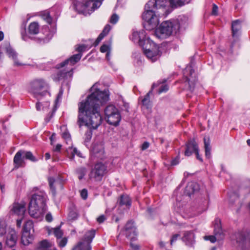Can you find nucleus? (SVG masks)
Instances as JSON below:
<instances>
[{"label":"nucleus","mask_w":250,"mask_h":250,"mask_svg":"<svg viewBox=\"0 0 250 250\" xmlns=\"http://www.w3.org/2000/svg\"><path fill=\"white\" fill-rule=\"evenodd\" d=\"M91 91L86 99L78 104V124L80 127L84 125L95 129L102 123L100 107L109 101V92L108 90L100 91L97 83L92 86Z\"/></svg>","instance_id":"obj_1"},{"label":"nucleus","mask_w":250,"mask_h":250,"mask_svg":"<svg viewBox=\"0 0 250 250\" xmlns=\"http://www.w3.org/2000/svg\"><path fill=\"white\" fill-rule=\"evenodd\" d=\"M190 0H149L145 6L142 19L146 24V29L155 28L159 23V18L167 16L171 7L182 6Z\"/></svg>","instance_id":"obj_2"},{"label":"nucleus","mask_w":250,"mask_h":250,"mask_svg":"<svg viewBox=\"0 0 250 250\" xmlns=\"http://www.w3.org/2000/svg\"><path fill=\"white\" fill-rule=\"evenodd\" d=\"M47 196L43 191H39L32 196L28 206L30 215L39 221L42 220L47 210L46 202Z\"/></svg>","instance_id":"obj_3"},{"label":"nucleus","mask_w":250,"mask_h":250,"mask_svg":"<svg viewBox=\"0 0 250 250\" xmlns=\"http://www.w3.org/2000/svg\"><path fill=\"white\" fill-rule=\"evenodd\" d=\"M180 31V25L178 21H167L163 22L155 31V35L158 39H165L172 34Z\"/></svg>","instance_id":"obj_4"},{"label":"nucleus","mask_w":250,"mask_h":250,"mask_svg":"<svg viewBox=\"0 0 250 250\" xmlns=\"http://www.w3.org/2000/svg\"><path fill=\"white\" fill-rule=\"evenodd\" d=\"M48 84L42 79H37L31 81L29 84L28 91L38 100L49 94Z\"/></svg>","instance_id":"obj_5"},{"label":"nucleus","mask_w":250,"mask_h":250,"mask_svg":"<svg viewBox=\"0 0 250 250\" xmlns=\"http://www.w3.org/2000/svg\"><path fill=\"white\" fill-rule=\"evenodd\" d=\"M103 0H75L74 7L76 11L83 14H90L98 9Z\"/></svg>","instance_id":"obj_6"},{"label":"nucleus","mask_w":250,"mask_h":250,"mask_svg":"<svg viewBox=\"0 0 250 250\" xmlns=\"http://www.w3.org/2000/svg\"><path fill=\"white\" fill-rule=\"evenodd\" d=\"M144 53L146 57L152 62L157 60L161 55L159 47L150 38L145 40L143 45Z\"/></svg>","instance_id":"obj_7"},{"label":"nucleus","mask_w":250,"mask_h":250,"mask_svg":"<svg viewBox=\"0 0 250 250\" xmlns=\"http://www.w3.org/2000/svg\"><path fill=\"white\" fill-rule=\"evenodd\" d=\"M107 122L112 125L117 126L121 120L119 110L113 104L107 105L104 109Z\"/></svg>","instance_id":"obj_8"},{"label":"nucleus","mask_w":250,"mask_h":250,"mask_svg":"<svg viewBox=\"0 0 250 250\" xmlns=\"http://www.w3.org/2000/svg\"><path fill=\"white\" fill-rule=\"evenodd\" d=\"M95 235V231L94 229L87 231L84 234L83 239L72 250H91L90 244Z\"/></svg>","instance_id":"obj_9"},{"label":"nucleus","mask_w":250,"mask_h":250,"mask_svg":"<svg viewBox=\"0 0 250 250\" xmlns=\"http://www.w3.org/2000/svg\"><path fill=\"white\" fill-rule=\"evenodd\" d=\"M106 167L102 163H98L94 166L89 174V179L94 181H101L106 173Z\"/></svg>","instance_id":"obj_10"},{"label":"nucleus","mask_w":250,"mask_h":250,"mask_svg":"<svg viewBox=\"0 0 250 250\" xmlns=\"http://www.w3.org/2000/svg\"><path fill=\"white\" fill-rule=\"evenodd\" d=\"M214 227V235L205 236L204 237V239L206 240H209L211 243H214L217 240H222L224 237L219 219H216L215 220Z\"/></svg>","instance_id":"obj_11"},{"label":"nucleus","mask_w":250,"mask_h":250,"mask_svg":"<svg viewBox=\"0 0 250 250\" xmlns=\"http://www.w3.org/2000/svg\"><path fill=\"white\" fill-rule=\"evenodd\" d=\"M184 75L185 77V82L188 84L189 90L192 91L194 88L196 78L194 71L191 66H187L184 71Z\"/></svg>","instance_id":"obj_12"},{"label":"nucleus","mask_w":250,"mask_h":250,"mask_svg":"<svg viewBox=\"0 0 250 250\" xmlns=\"http://www.w3.org/2000/svg\"><path fill=\"white\" fill-rule=\"evenodd\" d=\"M125 235L130 241L137 239L138 232L134 222L131 220L128 221L124 228Z\"/></svg>","instance_id":"obj_13"},{"label":"nucleus","mask_w":250,"mask_h":250,"mask_svg":"<svg viewBox=\"0 0 250 250\" xmlns=\"http://www.w3.org/2000/svg\"><path fill=\"white\" fill-rule=\"evenodd\" d=\"M148 37H146L145 31L142 30L139 32H133L131 39L134 42L139 43L140 45L145 43V40H146Z\"/></svg>","instance_id":"obj_14"},{"label":"nucleus","mask_w":250,"mask_h":250,"mask_svg":"<svg viewBox=\"0 0 250 250\" xmlns=\"http://www.w3.org/2000/svg\"><path fill=\"white\" fill-rule=\"evenodd\" d=\"M236 243L238 247L242 249H244L247 246H249L250 240L246 237L242 232H238L235 234Z\"/></svg>","instance_id":"obj_15"},{"label":"nucleus","mask_w":250,"mask_h":250,"mask_svg":"<svg viewBox=\"0 0 250 250\" xmlns=\"http://www.w3.org/2000/svg\"><path fill=\"white\" fill-rule=\"evenodd\" d=\"M17 240V235L15 230L12 229H9L6 236V245L12 248L15 245Z\"/></svg>","instance_id":"obj_16"},{"label":"nucleus","mask_w":250,"mask_h":250,"mask_svg":"<svg viewBox=\"0 0 250 250\" xmlns=\"http://www.w3.org/2000/svg\"><path fill=\"white\" fill-rule=\"evenodd\" d=\"M5 50L8 57L13 60L15 66H19L24 65L18 59V53L9 45L5 47Z\"/></svg>","instance_id":"obj_17"},{"label":"nucleus","mask_w":250,"mask_h":250,"mask_svg":"<svg viewBox=\"0 0 250 250\" xmlns=\"http://www.w3.org/2000/svg\"><path fill=\"white\" fill-rule=\"evenodd\" d=\"M11 211L13 214L18 216H23L25 211V204L23 202L21 203H14Z\"/></svg>","instance_id":"obj_18"},{"label":"nucleus","mask_w":250,"mask_h":250,"mask_svg":"<svg viewBox=\"0 0 250 250\" xmlns=\"http://www.w3.org/2000/svg\"><path fill=\"white\" fill-rule=\"evenodd\" d=\"M198 146L194 140L189 141L186 145L185 155L186 156H190L193 153H195L198 150Z\"/></svg>","instance_id":"obj_19"},{"label":"nucleus","mask_w":250,"mask_h":250,"mask_svg":"<svg viewBox=\"0 0 250 250\" xmlns=\"http://www.w3.org/2000/svg\"><path fill=\"white\" fill-rule=\"evenodd\" d=\"M182 240L188 246H192L195 243V234L192 231H187L184 232Z\"/></svg>","instance_id":"obj_20"},{"label":"nucleus","mask_w":250,"mask_h":250,"mask_svg":"<svg viewBox=\"0 0 250 250\" xmlns=\"http://www.w3.org/2000/svg\"><path fill=\"white\" fill-rule=\"evenodd\" d=\"M82 56V53H78L75 55H73L69 59L66 60L64 62L61 63L60 64L59 67H63L66 64H68L69 63L71 65H73L77 62L81 58Z\"/></svg>","instance_id":"obj_21"},{"label":"nucleus","mask_w":250,"mask_h":250,"mask_svg":"<svg viewBox=\"0 0 250 250\" xmlns=\"http://www.w3.org/2000/svg\"><path fill=\"white\" fill-rule=\"evenodd\" d=\"M24 159L23 150H20L16 153L14 158V162L17 168L23 166Z\"/></svg>","instance_id":"obj_22"},{"label":"nucleus","mask_w":250,"mask_h":250,"mask_svg":"<svg viewBox=\"0 0 250 250\" xmlns=\"http://www.w3.org/2000/svg\"><path fill=\"white\" fill-rule=\"evenodd\" d=\"M33 239L34 235L31 232L23 231L21 236V242L24 245H28L32 242Z\"/></svg>","instance_id":"obj_23"},{"label":"nucleus","mask_w":250,"mask_h":250,"mask_svg":"<svg viewBox=\"0 0 250 250\" xmlns=\"http://www.w3.org/2000/svg\"><path fill=\"white\" fill-rule=\"evenodd\" d=\"M48 182L52 194L54 196H55L56 193V189L57 186H59L61 188H62V185L60 181L55 180L52 177L48 178Z\"/></svg>","instance_id":"obj_24"},{"label":"nucleus","mask_w":250,"mask_h":250,"mask_svg":"<svg viewBox=\"0 0 250 250\" xmlns=\"http://www.w3.org/2000/svg\"><path fill=\"white\" fill-rule=\"evenodd\" d=\"M231 29L233 37H238L240 34V31L241 29V21L236 20L233 21L231 24Z\"/></svg>","instance_id":"obj_25"},{"label":"nucleus","mask_w":250,"mask_h":250,"mask_svg":"<svg viewBox=\"0 0 250 250\" xmlns=\"http://www.w3.org/2000/svg\"><path fill=\"white\" fill-rule=\"evenodd\" d=\"M152 93V90L149 91L144 98L140 97L141 102L144 108L149 109L152 106V103L150 100V94Z\"/></svg>","instance_id":"obj_26"},{"label":"nucleus","mask_w":250,"mask_h":250,"mask_svg":"<svg viewBox=\"0 0 250 250\" xmlns=\"http://www.w3.org/2000/svg\"><path fill=\"white\" fill-rule=\"evenodd\" d=\"M66 151L68 157L71 160H74L75 155L80 157H82L81 153L78 151L76 147H74L72 146H69L67 149Z\"/></svg>","instance_id":"obj_27"},{"label":"nucleus","mask_w":250,"mask_h":250,"mask_svg":"<svg viewBox=\"0 0 250 250\" xmlns=\"http://www.w3.org/2000/svg\"><path fill=\"white\" fill-rule=\"evenodd\" d=\"M92 153L95 157L102 158L104 154V148L101 145H95L92 147Z\"/></svg>","instance_id":"obj_28"},{"label":"nucleus","mask_w":250,"mask_h":250,"mask_svg":"<svg viewBox=\"0 0 250 250\" xmlns=\"http://www.w3.org/2000/svg\"><path fill=\"white\" fill-rule=\"evenodd\" d=\"M47 30L48 33H46L44 37L38 38L36 39V41L39 43H44L48 42L50 39L52 38L54 32L48 31V28H45Z\"/></svg>","instance_id":"obj_29"},{"label":"nucleus","mask_w":250,"mask_h":250,"mask_svg":"<svg viewBox=\"0 0 250 250\" xmlns=\"http://www.w3.org/2000/svg\"><path fill=\"white\" fill-rule=\"evenodd\" d=\"M39 32V25L38 22H31L28 26V33L30 35H36Z\"/></svg>","instance_id":"obj_30"},{"label":"nucleus","mask_w":250,"mask_h":250,"mask_svg":"<svg viewBox=\"0 0 250 250\" xmlns=\"http://www.w3.org/2000/svg\"><path fill=\"white\" fill-rule=\"evenodd\" d=\"M72 74V68H71L69 71H66L64 69L62 71H60L58 73V77L59 80L67 79L68 77H71Z\"/></svg>","instance_id":"obj_31"},{"label":"nucleus","mask_w":250,"mask_h":250,"mask_svg":"<svg viewBox=\"0 0 250 250\" xmlns=\"http://www.w3.org/2000/svg\"><path fill=\"white\" fill-rule=\"evenodd\" d=\"M110 26L109 25H106L102 32L99 35L96 41V45H97L103 39L108 33L110 30Z\"/></svg>","instance_id":"obj_32"},{"label":"nucleus","mask_w":250,"mask_h":250,"mask_svg":"<svg viewBox=\"0 0 250 250\" xmlns=\"http://www.w3.org/2000/svg\"><path fill=\"white\" fill-rule=\"evenodd\" d=\"M205 155L208 158H209L211 156V146L210 142L208 139H207L206 138L204 139Z\"/></svg>","instance_id":"obj_33"},{"label":"nucleus","mask_w":250,"mask_h":250,"mask_svg":"<svg viewBox=\"0 0 250 250\" xmlns=\"http://www.w3.org/2000/svg\"><path fill=\"white\" fill-rule=\"evenodd\" d=\"M176 21H178L179 23L180 30L181 29H185L188 24V18L185 16L181 17Z\"/></svg>","instance_id":"obj_34"},{"label":"nucleus","mask_w":250,"mask_h":250,"mask_svg":"<svg viewBox=\"0 0 250 250\" xmlns=\"http://www.w3.org/2000/svg\"><path fill=\"white\" fill-rule=\"evenodd\" d=\"M120 204L121 205H126L129 207L131 205V201L129 196L126 195L121 196Z\"/></svg>","instance_id":"obj_35"},{"label":"nucleus","mask_w":250,"mask_h":250,"mask_svg":"<svg viewBox=\"0 0 250 250\" xmlns=\"http://www.w3.org/2000/svg\"><path fill=\"white\" fill-rule=\"evenodd\" d=\"M23 231L31 232L33 233L34 232L33 223L32 221H26L24 225Z\"/></svg>","instance_id":"obj_36"},{"label":"nucleus","mask_w":250,"mask_h":250,"mask_svg":"<svg viewBox=\"0 0 250 250\" xmlns=\"http://www.w3.org/2000/svg\"><path fill=\"white\" fill-rule=\"evenodd\" d=\"M76 173L79 180H82L86 173V169L84 167H80L76 169Z\"/></svg>","instance_id":"obj_37"},{"label":"nucleus","mask_w":250,"mask_h":250,"mask_svg":"<svg viewBox=\"0 0 250 250\" xmlns=\"http://www.w3.org/2000/svg\"><path fill=\"white\" fill-rule=\"evenodd\" d=\"M41 17L43 20L45 21L46 22L49 24H51L52 22V18L50 15V13L48 11H45L42 13Z\"/></svg>","instance_id":"obj_38"},{"label":"nucleus","mask_w":250,"mask_h":250,"mask_svg":"<svg viewBox=\"0 0 250 250\" xmlns=\"http://www.w3.org/2000/svg\"><path fill=\"white\" fill-rule=\"evenodd\" d=\"M23 153L24 158L28 159L32 162H35L37 161V159L31 152L23 151Z\"/></svg>","instance_id":"obj_39"},{"label":"nucleus","mask_w":250,"mask_h":250,"mask_svg":"<svg viewBox=\"0 0 250 250\" xmlns=\"http://www.w3.org/2000/svg\"><path fill=\"white\" fill-rule=\"evenodd\" d=\"M53 232L55 236L57 237V239L61 238L63 235V232L60 227L53 229Z\"/></svg>","instance_id":"obj_40"},{"label":"nucleus","mask_w":250,"mask_h":250,"mask_svg":"<svg viewBox=\"0 0 250 250\" xmlns=\"http://www.w3.org/2000/svg\"><path fill=\"white\" fill-rule=\"evenodd\" d=\"M190 188L192 189V192H194L198 190V185L195 183H190L187 186V190H189Z\"/></svg>","instance_id":"obj_41"},{"label":"nucleus","mask_w":250,"mask_h":250,"mask_svg":"<svg viewBox=\"0 0 250 250\" xmlns=\"http://www.w3.org/2000/svg\"><path fill=\"white\" fill-rule=\"evenodd\" d=\"M67 242V239L65 237L57 239V243L59 247L61 248L64 247L66 245Z\"/></svg>","instance_id":"obj_42"},{"label":"nucleus","mask_w":250,"mask_h":250,"mask_svg":"<svg viewBox=\"0 0 250 250\" xmlns=\"http://www.w3.org/2000/svg\"><path fill=\"white\" fill-rule=\"evenodd\" d=\"M6 233L5 224L4 222L0 221V236Z\"/></svg>","instance_id":"obj_43"},{"label":"nucleus","mask_w":250,"mask_h":250,"mask_svg":"<svg viewBox=\"0 0 250 250\" xmlns=\"http://www.w3.org/2000/svg\"><path fill=\"white\" fill-rule=\"evenodd\" d=\"M85 141L86 142H88L90 141V140L91 139V137H92V131L91 130V129H90L89 130H87L85 133Z\"/></svg>","instance_id":"obj_44"},{"label":"nucleus","mask_w":250,"mask_h":250,"mask_svg":"<svg viewBox=\"0 0 250 250\" xmlns=\"http://www.w3.org/2000/svg\"><path fill=\"white\" fill-rule=\"evenodd\" d=\"M168 86L166 84H163L160 87L159 91H158V93L159 94H160L163 92H166L168 90Z\"/></svg>","instance_id":"obj_45"},{"label":"nucleus","mask_w":250,"mask_h":250,"mask_svg":"<svg viewBox=\"0 0 250 250\" xmlns=\"http://www.w3.org/2000/svg\"><path fill=\"white\" fill-rule=\"evenodd\" d=\"M118 20H119L118 16L116 14H114L111 17L110 21L111 23L115 24L117 22V21H118Z\"/></svg>","instance_id":"obj_46"},{"label":"nucleus","mask_w":250,"mask_h":250,"mask_svg":"<svg viewBox=\"0 0 250 250\" xmlns=\"http://www.w3.org/2000/svg\"><path fill=\"white\" fill-rule=\"evenodd\" d=\"M109 49V46L106 44H103L100 48V51L103 53L110 52Z\"/></svg>","instance_id":"obj_47"},{"label":"nucleus","mask_w":250,"mask_h":250,"mask_svg":"<svg viewBox=\"0 0 250 250\" xmlns=\"http://www.w3.org/2000/svg\"><path fill=\"white\" fill-rule=\"evenodd\" d=\"M133 241H130V247L134 250H139L140 247L139 245L133 243Z\"/></svg>","instance_id":"obj_48"},{"label":"nucleus","mask_w":250,"mask_h":250,"mask_svg":"<svg viewBox=\"0 0 250 250\" xmlns=\"http://www.w3.org/2000/svg\"><path fill=\"white\" fill-rule=\"evenodd\" d=\"M81 197L85 200L87 198V190L86 189H83L81 191Z\"/></svg>","instance_id":"obj_49"},{"label":"nucleus","mask_w":250,"mask_h":250,"mask_svg":"<svg viewBox=\"0 0 250 250\" xmlns=\"http://www.w3.org/2000/svg\"><path fill=\"white\" fill-rule=\"evenodd\" d=\"M180 237V234H176L173 235H172L171 240H170V245H172L173 243L176 242L178 238Z\"/></svg>","instance_id":"obj_50"},{"label":"nucleus","mask_w":250,"mask_h":250,"mask_svg":"<svg viewBox=\"0 0 250 250\" xmlns=\"http://www.w3.org/2000/svg\"><path fill=\"white\" fill-rule=\"evenodd\" d=\"M78 217L77 214L74 211H71L69 214V217L71 219H76Z\"/></svg>","instance_id":"obj_51"},{"label":"nucleus","mask_w":250,"mask_h":250,"mask_svg":"<svg viewBox=\"0 0 250 250\" xmlns=\"http://www.w3.org/2000/svg\"><path fill=\"white\" fill-rule=\"evenodd\" d=\"M106 218L104 215H101L97 218V221L99 223H102L104 221Z\"/></svg>","instance_id":"obj_52"},{"label":"nucleus","mask_w":250,"mask_h":250,"mask_svg":"<svg viewBox=\"0 0 250 250\" xmlns=\"http://www.w3.org/2000/svg\"><path fill=\"white\" fill-rule=\"evenodd\" d=\"M62 137L65 139H66V140H70V134L67 132V131H65L64 132L62 133Z\"/></svg>","instance_id":"obj_53"},{"label":"nucleus","mask_w":250,"mask_h":250,"mask_svg":"<svg viewBox=\"0 0 250 250\" xmlns=\"http://www.w3.org/2000/svg\"><path fill=\"white\" fill-rule=\"evenodd\" d=\"M56 111V109L54 108L51 110V113L49 112L47 118L46 120H47V122H49L50 119L53 117L55 112Z\"/></svg>","instance_id":"obj_54"},{"label":"nucleus","mask_w":250,"mask_h":250,"mask_svg":"<svg viewBox=\"0 0 250 250\" xmlns=\"http://www.w3.org/2000/svg\"><path fill=\"white\" fill-rule=\"evenodd\" d=\"M149 146V143L147 142H145L142 145L141 149L142 150H145L148 148Z\"/></svg>","instance_id":"obj_55"},{"label":"nucleus","mask_w":250,"mask_h":250,"mask_svg":"<svg viewBox=\"0 0 250 250\" xmlns=\"http://www.w3.org/2000/svg\"><path fill=\"white\" fill-rule=\"evenodd\" d=\"M45 220L48 222H50L52 221L53 218L51 213H48L46 214L45 216Z\"/></svg>","instance_id":"obj_56"},{"label":"nucleus","mask_w":250,"mask_h":250,"mask_svg":"<svg viewBox=\"0 0 250 250\" xmlns=\"http://www.w3.org/2000/svg\"><path fill=\"white\" fill-rule=\"evenodd\" d=\"M218 7L215 4L213 5L212 14L213 15H216L217 14Z\"/></svg>","instance_id":"obj_57"},{"label":"nucleus","mask_w":250,"mask_h":250,"mask_svg":"<svg viewBox=\"0 0 250 250\" xmlns=\"http://www.w3.org/2000/svg\"><path fill=\"white\" fill-rule=\"evenodd\" d=\"M85 49V46L84 45H79L77 48L76 50L79 52V53H81L84 49Z\"/></svg>","instance_id":"obj_58"},{"label":"nucleus","mask_w":250,"mask_h":250,"mask_svg":"<svg viewBox=\"0 0 250 250\" xmlns=\"http://www.w3.org/2000/svg\"><path fill=\"white\" fill-rule=\"evenodd\" d=\"M179 163V158L178 157L175 158L174 159L172 160L171 162V164L172 166H175L177 165Z\"/></svg>","instance_id":"obj_59"},{"label":"nucleus","mask_w":250,"mask_h":250,"mask_svg":"<svg viewBox=\"0 0 250 250\" xmlns=\"http://www.w3.org/2000/svg\"><path fill=\"white\" fill-rule=\"evenodd\" d=\"M21 37L23 40L25 41H27L28 37L25 34V31L24 30V33H21Z\"/></svg>","instance_id":"obj_60"},{"label":"nucleus","mask_w":250,"mask_h":250,"mask_svg":"<svg viewBox=\"0 0 250 250\" xmlns=\"http://www.w3.org/2000/svg\"><path fill=\"white\" fill-rule=\"evenodd\" d=\"M196 155V158L201 162H203V159L199 153V149L195 153Z\"/></svg>","instance_id":"obj_61"},{"label":"nucleus","mask_w":250,"mask_h":250,"mask_svg":"<svg viewBox=\"0 0 250 250\" xmlns=\"http://www.w3.org/2000/svg\"><path fill=\"white\" fill-rule=\"evenodd\" d=\"M61 147H62V145L60 144H58L55 146L54 150L55 151H59L61 150Z\"/></svg>","instance_id":"obj_62"},{"label":"nucleus","mask_w":250,"mask_h":250,"mask_svg":"<svg viewBox=\"0 0 250 250\" xmlns=\"http://www.w3.org/2000/svg\"><path fill=\"white\" fill-rule=\"evenodd\" d=\"M42 104L40 103V102H38L37 104H36V109L37 110H41V106H42Z\"/></svg>","instance_id":"obj_63"},{"label":"nucleus","mask_w":250,"mask_h":250,"mask_svg":"<svg viewBox=\"0 0 250 250\" xmlns=\"http://www.w3.org/2000/svg\"><path fill=\"white\" fill-rule=\"evenodd\" d=\"M208 207V201L206 200L203 206V211H205L207 209Z\"/></svg>","instance_id":"obj_64"}]
</instances>
